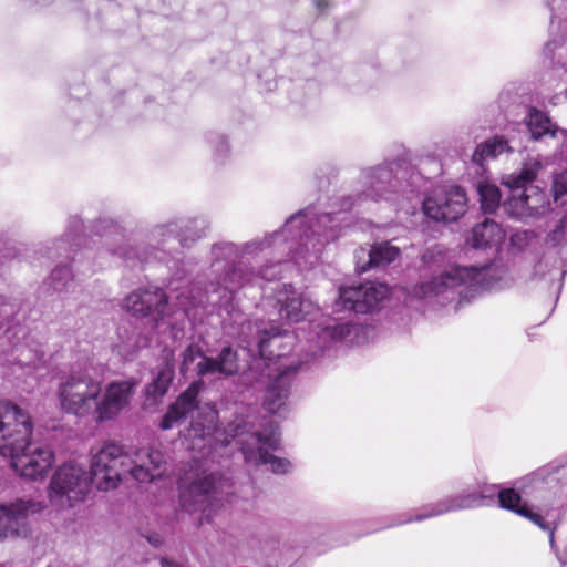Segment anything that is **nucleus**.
I'll list each match as a JSON object with an SVG mask.
<instances>
[{"instance_id":"obj_42","label":"nucleus","mask_w":567,"mask_h":567,"mask_svg":"<svg viewBox=\"0 0 567 567\" xmlns=\"http://www.w3.org/2000/svg\"><path fill=\"white\" fill-rule=\"evenodd\" d=\"M315 4L320 12H323L329 7L327 0H316Z\"/></svg>"},{"instance_id":"obj_37","label":"nucleus","mask_w":567,"mask_h":567,"mask_svg":"<svg viewBox=\"0 0 567 567\" xmlns=\"http://www.w3.org/2000/svg\"><path fill=\"white\" fill-rule=\"evenodd\" d=\"M442 255V248L440 246H434L432 248L426 249V251L422 256V260L425 265L431 266L435 264V258Z\"/></svg>"},{"instance_id":"obj_40","label":"nucleus","mask_w":567,"mask_h":567,"mask_svg":"<svg viewBox=\"0 0 567 567\" xmlns=\"http://www.w3.org/2000/svg\"><path fill=\"white\" fill-rule=\"evenodd\" d=\"M530 234L528 231H517L511 238L513 245H518V241L525 239L528 240Z\"/></svg>"},{"instance_id":"obj_25","label":"nucleus","mask_w":567,"mask_h":567,"mask_svg":"<svg viewBox=\"0 0 567 567\" xmlns=\"http://www.w3.org/2000/svg\"><path fill=\"white\" fill-rule=\"evenodd\" d=\"M505 234L494 220L486 218L472 229L471 245L475 248H487L503 241Z\"/></svg>"},{"instance_id":"obj_34","label":"nucleus","mask_w":567,"mask_h":567,"mask_svg":"<svg viewBox=\"0 0 567 567\" xmlns=\"http://www.w3.org/2000/svg\"><path fill=\"white\" fill-rule=\"evenodd\" d=\"M553 192L555 198L567 194V169L556 174L553 179Z\"/></svg>"},{"instance_id":"obj_3","label":"nucleus","mask_w":567,"mask_h":567,"mask_svg":"<svg viewBox=\"0 0 567 567\" xmlns=\"http://www.w3.org/2000/svg\"><path fill=\"white\" fill-rule=\"evenodd\" d=\"M32 422L29 413L9 401H0V455L21 477L42 480L54 461L52 450L30 441Z\"/></svg>"},{"instance_id":"obj_19","label":"nucleus","mask_w":567,"mask_h":567,"mask_svg":"<svg viewBox=\"0 0 567 567\" xmlns=\"http://www.w3.org/2000/svg\"><path fill=\"white\" fill-rule=\"evenodd\" d=\"M126 473L141 483L159 478L165 473L164 454L151 446L128 452Z\"/></svg>"},{"instance_id":"obj_33","label":"nucleus","mask_w":567,"mask_h":567,"mask_svg":"<svg viewBox=\"0 0 567 567\" xmlns=\"http://www.w3.org/2000/svg\"><path fill=\"white\" fill-rule=\"evenodd\" d=\"M71 240L74 241L75 236L73 233L68 231L62 239L54 241L51 247L47 248L48 257L55 258L62 256L61 250L68 251L66 246H70Z\"/></svg>"},{"instance_id":"obj_21","label":"nucleus","mask_w":567,"mask_h":567,"mask_svg":"<svg viewBox=\"0 0 567 567\" xmlns=\"http://www.w3.org/2000/svg\"><path fill=\"white\" fill-rule=\"evenodd\" d=\"M296 336L277 326L264 329L258 336V350L265 360H274L285 357L295 346Z\"/></svg>"},{"instance_id":"obj_43","label":"nucleus","mask_w":567,"mask_h":567,"mask_svg":"<svg viewBox=\"0 0 567 567\" xmlns=\"http://www.w3.org/2000/svg\"><path fill=\"white\" fill-rule=\"evenodd\" d=\"M536 476H538V475L537 474H533L530 476H527V477L523 478L522 482H520L519 488H522L523 492H525V487H526L525 482L532 483L536 478Z\"/></svg>"},{"instance_id":"obj_12","label":"nucleus","mask_w":567,"mask_h":567,"mask_svg":"<svg viewBox=\"0 0 567 567\" xmlns=\"http://www.w3.org/2000/svg\"><path fill=\"white\" fill-rule=\"evenodd\" d=\"M91 471L93 484L100 491H111L118 486L122 473H126L128 452L121 444L105 442L91 451Z\"/></svg>"},{"instance_id":"obj_28","label":"nucleus","mask_w":567,"mask_h":567,"mask_svg":"<svg viewBox=\"0 0 567 567\" xmlns=\"http://www.w3.org/2000/svg\"><path fill=\"white\" fill-rule=\"evenodd\" d=\"M512 152L508 141L503 136H494L476 147L473 155L475 161H485L487 158H495L504 153Z\"/></svg>"},{"instance_id":"obj_44","label":"nucleus","mask_w":567,"mask_h":567,"mask_svg":"<svg viewBox=\"0 0 567 567\" xmlns=\"http://www.w3.org/2000/svg\"><path fill=\"white\" fill-rule=\"evenodd\" d=\"M150 543L153 544L154 546H158L161 544V540H159V537L156 536L154 538H148Z\"/></svg>"},{"instance_id":"obj_31","label":"nucleus","mask_w":567,"mask_h":567,"mask_svg":"<svg viewBox=\"0 0 567 567\" xmlns=\"http://www.w3.org/2000/svg\"><path fill=\"white\" fill-rule=\"evenodd\" d=\"M118 337L121 341L117 344H115V349L117 353L122 355L124 359H131L140 348L146 346V340L135 333H132L131 336L124 338L122 336V332L118 331Z\"/></svg>"},{"instance_id":"obj_10","label":"nucleus","mask_w":567,"mask_h":567,"mask_svg":"<svg viewBox=\"0 0 567 567\" xmlns=\"http://www.w3.org/2000/svg\"><path fill=\"white\" fill-rule=\"evenodd\" d=\"M186 486L183 482L181 504L187 512H202L206 517L210 516V506L229 496H234V483L219 473L203 470L195 473Z\"/></svg>"},{"instance_id":"obj_16","label":"nucleus","mask_w":567,"mask_h":567,"mask_svg":"<svg viewBox=\"0 0 567 567\" xmlns=\"http://www.w3.org/2000/svg\"><path fill=\"white\" fill-rule=\"evenodd\" d=\"M389 287L380 282H365L359 286L340 287L336 307L369 313L378 309L389 295Z\"/></svg>"},{"instance_id":"obj_8","label":"nucleus","mask_w":567,"mask_h":567,"mask_svg":"<svg viewBox=\"0 0 567 567\" xmlns=\"http://www.w3.org/2000/svg\"><path fill=\"white\" fill-rule=\"evenodd\" d=\"M200 388V383L194 382L178 396L176 402L169 406L167 413L163 416L161 422L162 430H169L190 415L192 421L187 433L189 439L210 441L212 435L218 434L217 411L208 404L203 408H198L197 405V396Z\"/></svg>"},{"instance_id":"obj_38","label":"nucleus","mask_w":567,"mask_h":567,"mask_svg":"<svg viewBox=\"0 0 567 567\" xmlns=\"http://www.w3.org/2000/svg\"><path fill=\"white\" fill-rule=\"evenodd\" d=\"M255 495V487L251 483L244 486V489L238 492V496L244 499H249Z\"/></svg>"},{"instance_id":"obj_22","label":"nucleus","mask_w":567,"mask_h":567,"mask_svg":"<svg viewBox=\"0 0 567 567\" xmlns=\"http://www.w3.org/2000/svg\"><path fill=\"white\" fill-rule=\"evenodd\" d=\"M400 254V248L390 241L375 243L368 250L360 248L357 251V267L362 272L374 267H385L396 260Z\"/></svg>"},{"instance_id":"obj_47","label":"nucleus","mask_w":567,"mask_h":567,"mask_svg":"<svg viewBox=\"0 0 567 567\" xmlns=\"http://www.w3.org/2000/svg\"><path fill=\"white\" fill-rule=\"evenodd\" d=\"M375 530H377L375 528H372L371 530H368L364 534H369V533H372V532H375Z\"/></svg>"},{"instance_id":"obj_4","label":"nucleus","mask_w":567,"mask_h":567,"mask_svg":"<svg viewBox=\"0 0 567 567\" xmlns=\"http://www.w3.org/2000/svg\"><path fill=\"white\" fill-rule=\"evenodd\" d=\"M497 287L492 267L454 266L412 288L411 298L433 305H452L455 308L470 302L481 291Z\"/></svg>"},{"instance_id":"obj_13","label":"nucleus","mask_w":567,"mask_h":567,"mask_svg":"<svg viewBox=\"0 0 567 567\" xmlns=\"http://www.w3.org/2000/svg\"><path fill=\"white\" fill-rule=\"evenodd\" d=\"M197 359L196 372L199 377L224 379L238 372L237 353L230 347L223 348L216 357H208L203 354L199 346L189 344L183 353L182 373H186Z\"/></svg>"},{"instance_id":"obj_26","label":"nucleus","mask_w":567,"mask_h":567,"mask_svg":"<svg viewBox=\"0 0 567 567\" xmlns=\"http://www.w3.org/2000/svg\"><path fill=\"white\" fill-rule=\"evenodd\" d=\"M27 507L23 502L0 505V538L18 533L25 517Z\"/></svg>"},{"instance_id":"obj_9","label":"nucleus","mask_w":567,"mask_h":567,"mask_svg":"<svg viewBox=\"0 0 567 567\" xmlns=\"http://www.w3.org/2000/svg\"><path fill=\"white\" fill-rule=\"evenodd\" d=\"M102 392V383L86 371L72 369L60 379L56 398L60 409L78 417L91 416L96 399Z\"/></svg>"},{"instance_id":"obj_36","label":"nucleus","mask_w":567,"mask_h":567,"mask_svg":"<svg viewBox=\"0 0 567 567\" xmlns=\"http://www.w3.org/2000/svg\"><path fill=\"white\" fill-rule=\"evenodd\" d=\"M208 141L218 155H224L228 151V142L224 135L210 134Z\"/></svg>"},{"instance_id":"obj_6","label":"nucleus","mask_w":567,"mask_h":567,"mask_svg":"<svg viewBox=\"0 0 567 567\" xmlns=\"http://www.w3.org/2000/svg\"><path fill=\"white\" fill-rule=\"evenodd\" d=\"M224 445L238 446L244 460L249 465H269L276 474L288 473L291 464L286 458H279L272 452L279 449L280 433L278 425L272 421H264L256 426L249 420L237 419L228 425Z\"/></svg>"},{"instance_id":"obj_11","label":"nucleus","mask_w":567,"mask_h":567,"mask_svg":"<svg viewBox=\"0 0 567 567\" xmlns=\"http://www.w3.org/2000/svg\"><path fill=\"white\" fill-rule=\"evenodd\" d=\"M92 483L84 466L74 462L64 463L51 477L49 501L56 508L73 507L86 498Z\"/></svg>"},{"instance_id":"obj_32","label":"nucleus","mask_w":567,"mask_h":567,"mask_svg":"<svg viewBox=\"0 0 567 567\" xmlns=\"http://www.w3.org/2000/svg\"><path fill=\"white\" fill-rule=\"evenodd\" d=\"M113 254L118 255L127 262L133 261L134 259H138L140 261H147L151 258V255L144 248L142 250L140 247H121L117 250H114Z\"/></svg>"},{"instance_id":"obj_18","label":"nucleus","mask_w":567,"mask_h":567,"mask_svg":"<svg viewBox=\"0 0 567 567\" xmlns=\"http://www.w3.org/2000/svg\"><path fill=\"white\" fill-rule=\"evenodd\" d=\"M276 299L280 305V317L289 322L308 321L312 324L320 312L319 307L310 298L298 292L291 285H280Z\"/></svg>"},{"instance_id":"obj_46","label":"nucleus","mask_w":567,"mask_h":567,"mask_svg":"<svg viewBox=\"0 0 567 567\" xmlns=\"http://www.w3.org/2000/svg\"><path fill=\"white\" fill-rule=\"evenodd\" d=\"M551 42L546 44V50H550Z\"/></svg>"},{"instance_id":"obj_45","label":"nucleus","mask_w":567,"mask_h":567,"mask_svg":"<svg viewBox=\"0 0 567 567\" xmlns=\"http://www.w3.org/2000/svg\"><path fill=\"white\" fill-rule=\"evenodd\" d=\"M72 223L74 224L75 228H81V226H82L81 221L78 219H74Z\"/></svg>"},{"instance_id":"obj_5","label":"nucleus","mask_w":567,"mask_h":567,"mask_svg":"<svg viewBox=\"0 0 567 567\" xmlns=\"http://www.w3.org/2000/svg\"><path fill=\"white\" fill-rule=\"evenodd\" d=\"M495 497H497L498 504L502 508L512 511L525 518H528L543 530H549L551 528L550 525L543 522V516L540 514L534 513L526 503H522V497L518 492L514 488L498 489L495 485H486L480 493L468 492L447 496L434 504H429L422 507L417 514L409 515L395 525L421 522L451 512L489 505L495 501ZM393 525L394 524H391L390 526Z\"/></svg>"},{"instance_id":"obj_30","label":"nucleus","mask_w":567,"mask_h":567,"mask_svg":"<svg viewBox=\"0 0 567 567\" xmlns=\"http://www.w3.org/2000/svg\"><path fill=\"white\" fill-rule=\"evenodd\" d=\"M481 207L484 213H494L501 203V192L495 184L488 182H481L477 186Z\"/></svg>"},{"instance_id":"obj_35","label":"nucleus","mask_w":567,"mask_h":567,"mask_svg":"<svg viewBox=\"0 0 567 567\" xmlns=\"http://www.w3.org/2000/svg\"><path fill=\"white\" fill-rule=\"evenodd\" d=\"M553 18H563L567 28V0H547Z\"/></svg>"},{"instance_id":"obj_20","label":"nucleus","mask_w":567,"mask_h":567,"mask_svg":"<svg viewBox=\"0 0 567 567\" xmlns=\"http://www.w3.org/2000/svg\"><path fill=\"white\" fill-rule=\"evenodd\" d=\"M280 373L269 382L264 399L265 409L272 414L287 411L292 375L297 370L293 365H280Z\"/></svg>"},{"instance_id":"obj_29","label":"nucleus","mask_w":567,"mask_h":567,"mask_svg":"<svg viewBox=\"0 0 567 567\" xmlns=\"http://www.w3.org/2000/svg\"><path fill=\"white\" fill-rule=\"evenodd\" d=\"M49 285L59 293L74 291L76 286L71 269L63 262L52 270L49 277Z\"/></svg>"},{"instance_id":"obj_17","label":"nucleus","mask_w":567,"mask_h":567,"mask_svg":"<svg viewBox=\"0 0 567 567\" xmlns=\"http://www.w3.org/2000/svg\"><path fill=\"white\" fill-rule=\"evenodd\" d=\"M135 385L131 380L109 383L96 399L91 416L99 423L115 419L128 406Z\"/></svg>"},{"instance_id":"obj_7","label":"nucleus","mask_w":567,"mask_h":567,"mask_svg":"<svg viewBox=\"0 0 567 567\" xmlns=\"http://www.w3.org/2000/svg\"><path fill=\"white\" fill-rule=\"evenodd\" d=\"M543 165L538 157L527 158L518 174H512L506 181L511 196L504 203L506 214L518 220L528 221L548 212L550 202L547 194L532 183Z\"/></svg>"},{"instance_id":"obj_23","label":"nucleus","mask_w":567,"mask_h":567,"mask_svg":"<svg viewBox=\"0 0 567 567\" xmlns=\"http://www.w3.org/2000/svg\"><path fill=\"white\" fill-rule=\"evenodd\" d=\"M317 328L320 329L315 332V337L309 339V350L312 357L323 353L329 348V343L346 340L354 329L352 324L347 322L326 324L324 327L317 324Z\"/></svg>"},{"instance_id":"obj_24","label":"nucleus","mask_w":567,"mask_h":567,"mask_svg":"<svg viewBox=\"0 0 567 567\" xmlns=\"http://www.w3.org/2000/svg\"><path fill=\"white\" fill-rule=\"evenodd\" d=\"M526 127L530 134V137L535 141L544 137H558L561 136L564 130L559 128L555 123L551 122L549 116L535 107L529 109L527 115L524 118Z\"/></svg>"},{"instance_id":"obj_39","label":"nucleus","mask_w":567,"mask_h":567,"mask_svg":"<svg viewBox=\"0 0 567 567\" xmlns=\"http://www.w3.org/2000/svg\"><path fill=\"white\" fill-rule=\"evenodd\" d=\"M565 236V230L563 228V226H559L557 227L551 234H549V240L551 243H557L560 240V238H563Z\"/></svg>"},{"instance_id":"obj_14","label":"nucleus","mask_w":567,"mask_h":567,"mask_svg":"<svg viewBox=\"0 0 567 567\" xmlns=\"http://www.w3.org/2000/svg\"><path fill=\"white\" fill-rule=\"evenodd\" d=\"M466 207L467 196L455 185L439 187L422 202L424 215L436 221H455L465 214Z\"/></svg>"},{"instance_id":"obj_27","label":"nucleus","mask_w":567,"mask_h":567,"mask_svg":"<svg viewBox=\"0 0 567 567\" xmlns=\"http://www.w3.org/2000/svg\"><path fill=\"white\" fill-rule=\"evenodd\" d=\"M174 377V365L172 362L167 361L157 372L154 380L146 386L145 393L150 399L152 398L156 401L158 398L163 396L173 380Z\"/></svg>"},{"instance_id":"obj_2","label":"nucleus","mask_w":567,"mask_h":567,"mask_svg":"<svg viewBox=\"0 0 567 567\" xmlns=\"http://www.w3.org/2000/svg\"><path fill=\"white\" fill-rule=\"evenodd\" d=\"M270 240L254 239L243 245H236L229 241L217 243L212 246L210 255V274L209 282L204 291L194 293L193 288H184L178 292L179 287L175 286V280L171 281L169 289L175 293L174 299L176 306L187 316L190 311L205 303L218 306L229 311V307L236 291L247 285L257 284L265 279L272 281L280 276L277 266H266L258 275L252 274L245 268V260L255 258L259 254H267L266 245ZM161 288L156 286H147L138 288L127 295L122 303L125 311L136 317H151L156 323L165 321L168 315V299Z\"/></svg>"},{"instance_id":"obj_1","label":"nucleus","mask_w":567,"mask_h":567,"mask_svg":"<svg viewBox=\"0 0 567 567\" xmlns=\"http://www.w3.org/2000/svg\"><path fill=\"white\" fill-rule=\"evenodd\" d=\"M359 182L361 192L355 198H343L340 210L320 216L312 208L300 210L280 230L262 238L270 240L266 248L268 255L277 259V270L281 272L282 264L288 260L300 269L312 267L326 245L336 240L342 229L350 226L348 209L368 200L402 207V200H411L422 186L423 177L406 161L394 159L362 169Z\"/></svg>"},{"instance_id":"obj_15","label":"nucleus","mask_w":567,"mask_h":567,"mask_svg":"<svg viewBox=\"0 0 567 567\" xmlns=\"http://www.w3.org/2000/svg\"><path fill=\"white\" fill-rule=\"evenodd\" d=\"M207 228L208 223L203 217L178 218L155 226L150 234V241L165 245L176 239L181 246L189 247L205 235Z\"/></svg>"},{"instance_id":"obj_41","label":"nucleus","mask_w":567,"mask_h":567,"mask_svg":"<svg viewBox=\"0 0 567 567\" xmlns=\"http://www.w3.org/2000/svg\"><path fill=\"white\" fill-rule=\"evenodd\" d=\"M161 566L162 567H183L181 564L169 560L167 558L161 559Z\"/></svg>"}]
</instances>
